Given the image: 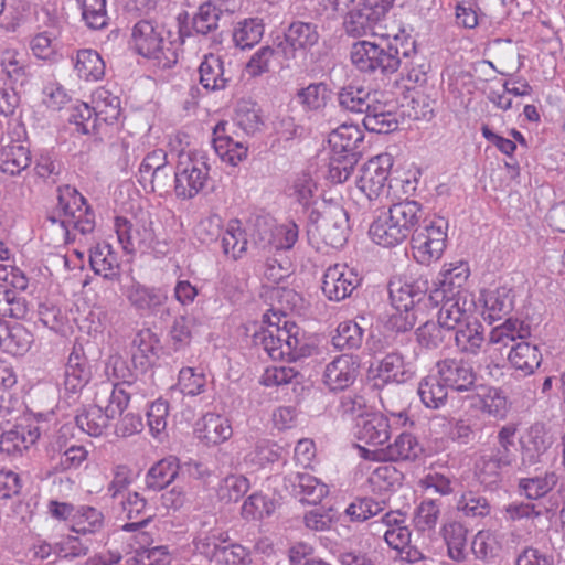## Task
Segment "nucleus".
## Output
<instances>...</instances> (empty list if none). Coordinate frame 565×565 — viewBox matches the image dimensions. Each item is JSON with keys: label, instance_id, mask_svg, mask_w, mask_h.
<instances>
[{"label": "nucleus", "instance_id": "obj_1", "mask_svg": "<svg viewBox=\"0 0 565 565\" xmlns=\"http://www.w3.org/2000/svg\"><path fill=\"white\" fill-rule=\"evenodd\" d=\"M416 55L415 41H401L395 36L392 41L381 42L358 41L351 49V62L361 72L369 75L376 73L388 76L402 67L409 81L425 82V71L416 72L413 57Z\"/></svg>", "mask_w": 565, "mask_h": 565}, {"label": "nucleus", "instance_id": "obj_2", "mask_svg": "<svg viewBox=\"0 0 565 565\" xmlns=\"http://www.w3.org/2000/svg\"><path fill=\"white\" fill-rule=\"evenodd\" d=\"M164 28L152 20L138 21L131 32L134 51L154 61L160 68H170L178 62V53L173 43L164 36Z\"/></svg>", "mask_w": 565, "mask_h": 565}, {"label": "nucleus", "instance_id": "obj_3", "mask_svg": "<svg viewBox=\"0 0 565 565\" xmlns=\"http://www.w3.org/2000/svg\"><path fill=\"white\" fill-rule=\"evenodd\" d=\"M308 235L320 238L332 248L342 247L349 236V215L339 204H322V209H312L308 215Z\"/></svg>", "mask_w": 565, "mask_h": 565}, {"label": "nucleus", "instance_id": "obj_4", "mask_svg": "<svg viewBox=\"0 0 565 565\" xmlns=\"http://www.w3.org/2000/svg\"><path fill=\"white\" fill-rule=\"evenodd\" d=\"M205 156L180 154L174 172V192L178 199L191 200L202 192L210 180Z\"/></svg>", "mask_w": 565, "mask_h": 565}, {"label": "nucleus", "instance_id": "obj_5", "mask_svg": "<svg viewBox=\"0 0 565 565\" xmlns=\"http://www.w3.org/2000/svg\"><path fill=\"white\" fill-rule=\"evenodd\" d=\"M447 225L444 218L428 221L412 234V254L418 264L427 266L441 257L446 248Z\"/></svg>", "mask_w": 565, "mask_h": 565}, {"label": "nucleus", "instance_id": "obj_6", "mask_svg": "<svg viewBox=\"0 0 565 565\" xmlns=\"http://www.w3.org/2000/svg\"><path fill=\"white\" fill-rule=\"evenodd\" d=\"M395 0H361L343 19L347 35L362 38L372 33L392 9Z\"/></svg>", "mask_w": 565, "mask_h": 565}, {"label": "nucleus", "instance_id": "obj_7", "mask_svg": "<svg viewBox=\"0 0 565 565\" xmlns=\"http://www.w3.org/2000/svg\"><path fill=\"white\" fill-rule=\"evenodd\" d=\"M388 292L395 310L419 313L428 308H436L431 299V291L428 294L427 280L417 279L412 282L391 281Z\"/></svg>", "mask_w": 565, "mask_h": 565}, {"label": "nucleus", "instance_id": "obj_8", "mask_svg": "<svg viewBox=\"0 0 565 565\" xmlns=\"http://www.w3.org/2000/svg\"><path fill=\"white\" fill-rule=\"evenodd\" d=\"M414 372L411 364L405 361L404 355L398 351H393L383 356L375 367L369 369V377L373 381V386L381 388L387 384H403L412 380Z\"/></svg>", "mask_w": 565, "mask_h": 565}, {"label": "nucleus", "instance_id": "obj_9", "mask_svg": "<svg viewBox=\"0 0 565 565\" xmlns=\"http://www.w3.org/2000/svg\"><path fill=\"white\" fill-rule=\"evenodd\" d=\"M519 443L520 461L518 463V470L526 471L543 461V456L551 448L553 439L544 425L534 424L530 427L527 433L520 438Z\"/></svg>", "mask_w": 565, "mask_h": 565}, {"label": "nucleus", "instance_id": "obj_10", "mask_svg": "<svg viewBox=\"0 0 565 565\" xmlns=\"http://www.w3.org/2000/svg\"><path fill=\"white\" fill-rule=\"evenodd\" d=\"M440 380L454 391L470 392L476 388L477 374L463 359L447 358L436 363Z\"/></svg>", "mask_w": 565, "mask_h": 565}, {"label": "nucleus", "instance_id": "obj_11", "mask_svg": "<svg viewBox=\"0 0 565 565\" xmlns=\"http://www.w3.org/2000/svg\"><path fill=\"white\" fill-rule=\"evenodd\" d=\"M40 427L36 423L24 419L0 436V451L10 457H20L40 438Z\"/></svg>", "mask_w": 565, "mask_h": 565}, {"label": "nucleus", "instance_id": "obj_12", "mask_svg": "<svg viewBox=\"0 0 565 565\" xmlns=\"http://www.w3.org/2000/svg\"><path fill=\"white\" fill-rule=\"evenodd\" d=\"M115 231L122 248L131 253L136 248H152L156 242L152 222L138 223L136 226L124 216L115 217Z\"/></svg>", "mask_w": 565, "mask_h": 565}, {"label": "nucleus", "instance_id": "obj_13", "mask_svg": "<svg viewBox=\"0 0 565 565\" xmlns=\"http://www.w3.org/2000/svg\"><path fill=\"white\" fill-rule=\"evenodd\" d=\"M361 278L347 266L334 265L329 267L322 279V291L332 301H341L350 297L360 286Z\"/></svg>", "mask_w": 565, "mask_h": 565}, {"label": "nucleus", "instance_id": "obj_14", "mask_svg": "<svg viewBox=\"0 0 565 565\" xmlns=\"http://www.w3.org/2000/svg\"><path fill=\"white\" fill-rule=\"evenodd\" d=\"M328 142L332 154L359 161L363 151L364 134L355 125L343 124L329 134Z\"/></svg>", "mask_w": 565, "mask_h": 565}, {"label": "nucleus", "instance_id": "obj_15", "mask_svg": "<svg viewBox=\"0 0 565 565\" xmlns=\"http://www.w3.org/2000/svg\"><path fill=\"white\" fill-rule=\"evenodd\" d=\"M391 166L392 160L388 156H379L364 166L356 185L370 201L377 199L383 192Z\"/></svg>", "mask_w": 565, "mask_h": 565}, {"label": "nucleus", "instance_id": "obj_16", "mask_svg": "<svg viewBox=\"0 0 565 565\" xmlns=\"http://www.w3.org/2000/svg\"><path fill=\"white\" fill-rule=\"evenodd\" d=\"M230 540L228 532L220 526L216 520L204 521L193 540V545L199 554L212 562Z\"/></svg>", "mask_w": 565, "mask_h": 565}, {"label": "nucleus", "instance_id": "obj_17", "mask_svg": "<svg viewBox=\"0 0 565 565\" xmlns=\"http://www.w3.org/2000/svg\"><path fill=\"white\" fill-rule=\"evenodd\" d=\"M129 303L142 315L156 313L168 301V292L162 288L147 287L134 282L126 290Z\"/></svg>", "mask_w": 565, "mask_h": 565}, {"label": "nucleus", "instance_id": "obj_18", "mask_svg": "<svg viewBox=\"0 0 565 565\" xmlns=\"http://www.w3.org/2000/svg\"><path fill=\"white\" fill-rule=\"evenodd\" d=\"M358 373L359 363L351 355L343 354L327 365L323 379L331 391H343L354 383Z\"/></svg>", "mask_w": 565, "mask_h": 565}, {"label": "nucleus", "instance_id": "obj_19", "mask_svg": "<svg viewBox=\"0 0 565 565\" xmlns=\"http://www.w3.org/2000/svg\"><path fill=\"white\" fill-rule=\"evenodd\" d=\"M356 437L365 444L379 446L390 439L388 418L377 412H370L356 422Z\"/></svg>", "mask_w": 565, "mask_h": 565}, {"label": "nucleus", "instance_id": "obj_20", "mask_svg": "<svg viewBox=\"0 0 565 565\" xmlns=\"http://www.w3.org/2000/svg\"><path fill=\"white\" fill-rule=\"evenodd\" d=\"M443 279L439 281V287L431 290L434 306L438 307L439 302L447 297H455L456 295L468 294L465 285L470 275L468 264L460 263L446 269L441 273Z\"/></svg>", "mask_w": 565, "mask_h": 565}, {"label": "nucleus", "instance_id": "obj_21", "mask_svg": "<svg viewBox=\"0 0 565 565\" xmlns=\"http://www.w3.org/2000/svg\"><path fill=\"white\" fill-rule=\"evenodd\" d=\"M514 298L513 289L505 286L482 290L480 301L483 303L486 319L495 321L509 315L514 308Z\"/></svg>", "mask_w": 565, "mask_h": 565}, {"label": "nucleus", "instance_id": "obj_22", "mask_svg": "<svg viewBox=\"0 0 565 565\" xmlns=\"http://www.w3.org/2000/svg\"><path fill=\"white\" fill-rule=\"evenodd\" d=\"M372 92L363 86L359 81H352L337 92V102L341 110L364 114L374 100Z\"/></svg>", "mask_w": 565, "mask_h": 565}, {"label": "nucleus", "instance_id": "obj_23", "mask_svg": "<svg viewBox=\"0 0 565 565\" xmlns=\"http://www.w3.org/2000/svg\"><path fill=\"white\" fill-rule=\"evenodd\" d=\"M388 212L395 224L402 225L401 228L404 230L407 236L422 228L425 222H428L422 204L414 200L397 202L390 206Z\"/></svg>", "mask_w": 565, "mask_h": 565}, {"label": "nucleus", "instance_id": "obj_24", "mask_svg": "<svg viewBox=\"0 0 565 565\" xmlns=\"http://www.w3.org/2000/svg\"><path fill=\"white\" fill-rule=\"evenodd\" d=\"M483 330V326L475 317L454 328L452 339L458 351L477 355L484 342Z\"/></svg>", "mask_w": 565, "mask_h": 565}, {"label": "nucleus", "instance_id": "obj_25", "mask_svg": "<svg viewBox=\"0 0 565 565\" xmlns=\"http://www.w3.org/2000/svg\"><path fill=\"white\" fill-rule=\"evenodd\" d=\"M363 126L370 132L391 134L397 130L399 121L397 114L387 109L386 104L373 100L365 110Z\"/></svg>", "mask_w": 565, "mask_h": 565}, {"label": "nucleus", "instance_id": "obj_26", "mask_svg": "<svg viewBox=\"0 0 565 565\" xmlns=\"http://www.w3.org/2000/svg\"><path fill=\"white\" fill-rule=\"evenodd\" d=\"M402 225H396L390 212L380 215L370 225L369 234L374 243L384 247H394L404 242L408 236Z\"/></svg>", "mask_w": 565, "mask_h": 565}, {"label": "nucleus", "instance_id": "obj_27", "mask_svg": "<svg viewBox=\"0 0 565 565\" xmlns=\"http://www.w3.org/2000/svg\"><path fill=\"white\" fill-rule=\"evenodd\" d=\"M180 473L179 459L174 456L157 461L146 473V489L158 492L171 484Z\"/></svg>", "mask_w": 565, "mask_h": 565}, {"label": "nucleus", "instance_id": "obj_28", "mask_svg": "<svg viewBox=\"0 0 565 565\" xmlns=\"http://www.w3.org/2000/svg\"><path fill=\"white\" fill-rule=\"evenodd\" d=\"M438 311L439 319L446 326L457 328L465 321L473 318L469 312L473 301L468 299V294L456 295L455 297H445L440 302Z\"/></svg>", "mask_w": 565, "mask_h": 565}, {"label": "nucleus", "instance_id": "obj_29", "mask_svg": "<svg viewBox=\"0 0 565 565\" xmlns=\"http://www.w3.org/2000/svg\"><path fill=\"white\" fill-rule=\"evenodd\" d=\"M199 438L206 445H218L232 436L230 420L220 414L207 413L198 423Z\"/></svg>", "mask_w": 565, "mask_h": 565}, {"label": "nucleus", "instance_id": "obj_30", "mask_svg": "<svg viewBox=\"0 0 565 565\" xmlns=\"http://www.w3.org/2000/svg\"><path fill=\"white\" fill-rule=\"evenodd\" d=\"M225 122H220L214 128L213 147L217 156L232 166H237L247 157V147L242 142L234 141L228 135H225Z\"/></svg>", "mask_w": 565, "mask_h": 565}, {"label": "nucleus", "instance_id": "obj_31", "mask_svg": "<svg viewBox=\"0 0 565 565\" xmlns=\"http://www.w3.org/2000/svg\"><path fill=\"white\" fill-rule=\"evenodd\" d=\"M122 510L131 522L122 526L125 531H136L146 526L154 516L147 499L138 492H129L126 500L121 501Z\"/></svg>", "mask_w": 565, "mask_h": 565}, {"label": "nucleus", "instance_id": "obj_32", "mask_svg": "<svg viewBox=\"0 0 565 565\" xmlns=\"http://www.w3.org/2000/svg\"><path fill=\"white\" fill-rule=\"evenodd\" d=\"M292 493L300 502L318 504L328 495V487L309 473H296L291 479Z\"/></svg>", "mask_w": 565, "mask_h": 565}, {"label": "nucleus", "instance_id": "obj_33", "mask_svg": "<svg viewBox=\"0 0 565 565\" xmlns=\"http://www.w3.org/2000/svg\"><path fill=\"white\" fill-rule=\"evenodd\" d=\"M454 328L446 326L443 320H427L416 329V339L420 347L435 350L452 339Z\"/></svg>", "mask_w": 565, "mask_h": 565}, {"label": "nucleus", "instance_id": "obj_34", "mask_svg": "<svg viewBox=\"0 0 565 565\" xmlns=\"http://www.w3.org/2000/svg\"><path fill=\"white\" fill-rule=\"evenodd\" d=\"M90 377L92 370L87 359L74 348L65 367V388L77 392L89 382Z\"/></svg>", "mask_w": 565, "mask_h": 565}, {"label": "nucleus", "instance_id": "obj_35", "mask_svg": "<svg viewBox=\"0 0 565 565\" xmlns=\"http://www.w3.org/2000/svg\"><path fill=\"white\" fill-rule=\"evenodd\" d=\"M423 448L417 438L409 433H401L393 444L382 449L386 461H414L422 454Z\"/></svg>", "mask_w": 565, "mask_h": 565}, {"label": "nucleus", "instance_id": "obj_36", "mask_svg": "<svg viewBox=\"0 0 565 565\" xmlns=\"http://www.w3.org/2000/svg\"><path fill=\"white\" fill-rule=\"evenodd\" d=\"M33 342V334L22 324L4 327L0 323V348L12 354L23 355L29 351Z\"/></svg>", "mask_w": 565, "mask_h": 565}, {"label": "nucleus", "instance_id": "obj_37", "mask_svg": "<svg viewBox=\"0 0 565 565\" xmlns=\"http://www.w3.org/2000/svg\"><path fill=\"white\" fill-rule=\"evenodd\" d=\"M508 359L515 370L530 375L541 365L542 354L536 345L521 341L512 345Z\"/></svg>", "mask_w": 565, "mask_h": 565}, {"label": "nucleus", "instance_id": "obj_38", "mask_svg": "<svg viewBox=\"0 0 565 565\" xmlns=\"http://www.w3.org/2000/svg\"><path fill=\"white\" fill-rule=\"evenodd\" d=\"M31 164V152L21 143H11L0 151V170L9 175H19Z\"/></svg>", "mask_w": 565, "mask_h": 565}, {"label": "nucleus", "instance_id": "obj_39", "mask_svg": "<svg viewBox=\"0 0 565 565\" xmlns=\"http://www.w3.org/2000/svg\"><path fill=\"white\" fill-rule=\"evenodd\" d=\"M331 94L332 90L327 83H310L297 92L296 99L305 110L319 111L328 105Z\"/></svg>", "mask_w": 565, "mask_h": 565}, {"label": "nucleus", "instance_id": "obj_40", "mask_svg": "<svg viewBox=\"0 0 565 565\" xmlns=\"http://www.w3.org/2000/svg\"><path fill=\"white\" fill-rule=\"evenodd\" d=\"M263 19L248 18L236 23L233 31V41L242 50L252 49L258 44L264 35Z\"/></svg>", "mask_w": 565, "mask_h": 565}, {"label": "nucleus", "instance_id": "obj_41", "mask_svg": "<svg viewBox=\"0 0 565 565\" xmlns=\"http://www.w3.org/2000/svg\"><path fill=\"white\" fill-rule=\"evenodd\" d=\"M89 264L96 275L108 280H114L118 276L116 256L108 244H97L90 248Z\"/></svg>", "mask_w": 565, "mask_h": 565}, {"label": "nucleus", "instance_id": "obj_42", "mask_svg": "<svg viewBox=\"0 0 565 565\" xmlns=\"http://www.w3.org/2000/svg\"><path fill=\"white\" fill-rule=\"evenodd\" d=\"M110 417L97 405L84 408L75 417L76 426L93 437H99L108 426Z\"/></svg>", "mask_w": 565, "mask_h": 565}, {"label": "nucleus", "instance_id": "obj_43", "mask_svg": "<svg viewBox=\"0 0 565 565\" xmlns=\"http://www.w3.org/2000/svg\"><path fill=\"white\" fill-rule=\"evenodd\" d=\"M200 83L206 89L216 90L226 86L224 77V65L220 56L209 54L204 57L199 67Z\"/></svg>", "mask_w": 565, "mask_h": 565}, {"label": "nucleus", "instance_id": "obj_44", "mask_svg": "<svg viewBox=\"0 0 565 565\" xmlns=\"http://www.w3.org/2000/svg\"><path fill=\"white\" fill-rule=\"evenodd\" d=\"M529 337H531L530 324L514 318H508L502 324L493 328L490 332V341L503 345H508L518 339L524 341Z\"/></svg>", "mask_w": 565, "mask_h": 565}, {"label": "nucleus", "instance_id": "obj_45", "mask_svg": "<svg viewBox=\"0 0 565 565\" xmlns=\"http://www.w3.org/2000/svg\"><path fill=\"white\" fill-rule=\"evenodd\" d=\"M448 388L439 376H427L419 382L418 395L426 407L438 409L447 402Z\"/></svg>", "mask_w": 565, "mask_h": 565}, {"label": "nucleus", "instance_id": "obj_46", "mask_svg": "<svg viewBox=\"0 0 565 565\" xmlns=\"http://www.w3.org/2000/svg\"><path fill=\"white\" fill-rule=\"evenodd\" d=\"M443 531L448 556L458 563L466 561L468 530L459 522H450L444 526Z\"/></svg>", "mask_w": 565, "mask_h": 565}, {"label": "nucleus", "instance_id": "obj_47", "mask_svg": "<svg viewBox=\"0 0 565 565\" xmlns=\"http://www.w3.org/2000/svg\"><path fill=\"white\" fill-rule=\"evenodd\" d=\"M75 70L77 75L85 81H98L105 74V63L96 51L79 50L76 55Z\"/></svg>", "mask_w": 565, "mask_h": 565}, {"label": "nucleus", "instance_id": "obj_48", "mask_svg": "<svg viewBox=\"0 0 565 565\" xmlns=\"http://www.w3.org/2000/svg\"><path fill=\"white\" fill-rule=\"evenodd\" d=\"M363 334L364 330L358 322L348 320L339 323L331 342L341 351L356 350L362 345Z\"/></svg>", "mask_w": 565, "mask_h": 565}, {"label": "nucleus", "instance_id": "obj_49", "mask_svg": "<svg viewBox=\"0 0 565 565\" xmlns=\"http://www.w3.org/2000/svg\"><path fill=\"white\" fill-rule=\"evenodd\" d=\"M222 15V8L209 0L202 3L198 12L192 17V29L195 34L207 35L217 30L218 21Z\"/></svg>", "mask_w": 565, "mask_h": 565}, {"label": "nucleus", "instance_id": "obj_50", "mask_svg": "<svg viewBox=\"0 0 565 565\" xmlns=\"http://www.w3.org/2000/svg\"><path fill=\"white\" fill-rule=\"evenodd\" d=\"M195 326L196 319L189 315H181L174 319L169 331L171 348L173 351H181L190 347Z\"/></svg>", "mask_w": 565, "mask_h": 565}, {"label": "nucleus", "instance_id": "obj_51", "mask_svg": "<svg viewBox=\"0 0 565 565\" xmlns=\"http://www.w3.org/2000/svg\"><path fill=\"white\" fill-rule=\"evenodd\" d=\"M286 36L296 45L299 50H306L312 47L319 41L318 26L311 22L294 21L287 28Z\"/></svg>", "mask_w": 565, "mask_h": 565}, {"label": "nucleus", "instance_id": "obj_52", "mask_svg": "<svg viewBox=\"0 0 565 565\" xmlns=\"http://www.w3.org/2000/svg\"><path fill=\"white\" fill-rule=\"evenodd\" d=\"M457 510L467 518H486L491 513V504L487 497L468 490L459 498Z\"/></svg>", "mask_w": 565, "mask_h": 565}, {"label": "nucleus", "instance_id": "obj_53", "mask_svg": "<svg viewBox=\"0 0 565 565\" xmlns=\"http://www.w3.org/2000/svg\"><path fill=\"white\" fill-rule=\"evenodd\" d=\"M558 481L554 471L546 472L543 477L522 478L519 489L530 500H536L547 494Z\"/></svg>", "mask_w": 565, "mask_h": 565}, {"label": "nucleus", "instance_id": "obj_54", "mask_svg": "<svg viewBox=\"0 0 565 565\" xmlns=\"http://www.w3.org/2000/svg\"><path fill=\"white\" fill-rule=\"evenodd\" d=\"M234 119L237 126L248 135L255 134L263 125L260 109L257 104L246 99L237 103Z\"/></svg>", "mask_w": 565, "mask_h": 565}, {"label": "nucleus", "instance_id": "obj_55", "mask_svg": "<svg viewBox=\"0 0 565 565\" xmlns=\"http://www.w3.org/2000/svg\"><path fill=\"white\" fill-rule=\"evenodd\" d=\"M75 525L73 531L76 533H97L105 524L104 514L96 508L89 505L79 507L74 515Z\"/></svg>", "mask_w": 565, "mask_h": 565}, {"label": "nucleus", "instance_id": "obj_56", "mask_svg": "<svg viewBox=\"0 0 565 565\" xmlns=\"http://www.w3.org/2000/svg\"><path fill=\"white\" fill-rule=\"evenodd\" d=\"M57 193V210L70 218H76V213H82L88 205L86 199L71 185L58 186Z\"/></svg>", "mask_w": 565, "mask_h": 565}, {"label": "nucleus", "instance_id": "obj_57", "mask_svg": "<svg viewBox=\"0 0 565 565\" xmlns=\"http://www.w3.org/2000/svg\"><path fill=\"white\" fill-rule=\"evenodd\" d=\"M82 8V17L92 30H102L108 24L106 0H77Z\"/></svg>", "mask_w": 565, "mask_h": 565}, {"label": "nucleus", "instance_id": "obj_58", "mask_svg": "<svg viewBox=\"0 0 565 565\" xmlns=\"http://www.w3.org/2000/svg\"><path fill=\"white\" fill-rule=\"evenodd\" d=\"M253 562L249 548L232 542L225 544L211 563L215 565H250Z\"/></svg>", "mask_w": 565, "mask_h": 565}, {"label": "nucleus", "instance_id": "obj_59", "mask_svg": "<svg viewBox=\"0 0 565 565\" xmlns=\"http://www.w3.org/2000/svg\"><path fill=\"white\" fill-rule=\"evenodd\" d=\"M370 481L380 491L392 492L403 486L404 475L394 466L385 465L374 470Z\"/></svg>", "mask_w": 565, "mask_h": 565}, {"label": "nucleus", "instance_id": "obj_60", "mask_svg": "<svg viewBox=\"0 0 565 565\" xmlns=\"http://www.w3.org/2000/svg\"><path fill=\"white\" fill-rule=\"evenodd\" d=\"M473 555L486 563H491L499 555L500 546L497 537L488 531H479L471 543Z\"/></svg>", "mask_w": 565, "mask_h": 565}, {"label": "nucleus", "instance_id": "obj_61", "mask_svg": "<svg viewBox=\"0 0 565 565\" xmlns=\"http://www.w3.org/2000/svg\"><path fill=\"white\" fill-rule=\"evenodd\" d=\"M98 97L99 100L95 108L97 111L96 119L113 125L121 114L120 98L108 90L100 92Z\"/></svg>", "mask_w": 565, "mask_h": 565}, {"label": "nucleus", "instance_id": "obj_62", "mask_svg": "<svg viewBox=\"0 0 565 565\" xmlns=\"http://www.w3.org/2000/svg\"><path fill=\"white\" fill-rule=\"evenodd\" d=\"M249 489V481L244 476H228L226 477L220 488H218V497L222 501L237 502L242 499Z\"/></svg>", "mask_w": 565, "mask_h": 565}, {"label": "nucleus", "instance_id": "obj_63", "mask_svg": "<svg viewBox=\"0 0 565 565\" xmlns=\"http://www.w3.org/2000/svg\"><path fill=\"white\" fill-rule=\"evenodd\" d=\"M384 502L374 501L371 498H356L345 510L347 515L353 522H363L379 514L383 510Z\"/></svg>", "mask_w": 565, "mask_h": 565}, {"label": "nucleus", "instance_id": "obj_64", "mask_svg": "<svg viewBox=\"0 0 565 565\" xmlns=\"http://www.w3.org/2000/svg\"><path fill=\"white\" fill-rule=\"evenodd\" d=\"M273 512V501L258 493L249 495L242 507V514L246 519L260 520L269 516Z\"/></svg>", "mask_w": 565, "mask_h": 565}]
</instances>
